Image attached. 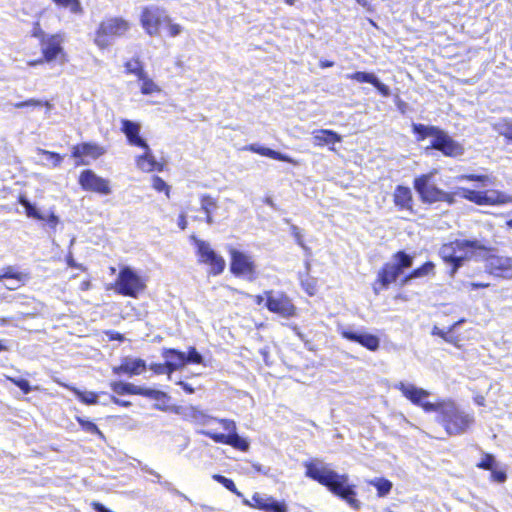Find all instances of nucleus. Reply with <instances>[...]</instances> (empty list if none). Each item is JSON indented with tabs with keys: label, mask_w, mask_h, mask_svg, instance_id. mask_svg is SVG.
<instances>
[{
	"label": "nucleus",
	"mask_w": 512,
	"mask_h": 512,
	"mask_svg": "<svg viewBox=\"0 0 512 512\" xmlns=\"http://www.w3.org/2000/svg\"><path fill=\"white\" fill-rule=\"evenodd\" d=\"M306 476L326 486L331 492L347 502L354 510H359L361 503L356 499V492L348 484V476L340 475L322 463L310 462L305 464Z\"/></svg>",
	"instance_id": "obj_1"
},
{
	"label": "nucleus",
	"mask_w": 512,
	"mask_h": 512,
	"mask_svg": "<svg viewBox=\"0 0 512 512\" xmlns=\"http://www.w3.org/2000/svg\"><path fill=\"white\" fill-rule=\"evenodd\" d=\"M425 408L426 412H436L438 414L437 421L451 436L465 433L474 423L473 415L459 409L452 401L426 404Z\"/></svg>",
	"instance_id": "obj_2"
},
{
	"label": "nucleus",
	"mask_w": 512,
	"mask_h": 512,
	"mask_svg": "<svg viewBox=\"0 0 512 512\" xmlns=\"http://www.w3.org/2000/svg\"><path fill=\"white\" fill-rule=\"evenodd\" d=\"M413 265V257L404 251L396 252L391 260L384 264L377 274V280L373 290L379 294L381 290H386L390 284L395 283L402 276L406 269Z\"/></svg>",
	"instance_id": "obj_3"
},
{
	"label": "nucleus",
	"mask_w": 512,
	"mask_h": 512,
	"mask_svg": "<svg viewBox=\"0 0 512 512\" xmlns=\"http://www.w3.org/2000/svg\"><path fill=\"white\" fill-rule=\"evenodd\" d=\"M486 244L478 240H455L440 248L442 259L452 265V273L462 266L463 261L472 257L477 250L487 251Z\"/></svg>",
	"instance_id": "obj_4"
},
{
	"label": "nucleus",
	"mask_w": 512,
	"mask_h": 512,
	"mask_svg": "<svg viewBox=\"0 0 512 512\" xmlns=\"http://www.w3.org/2000/svg\"><path fill=\"white\" fill-rule=\"evenodd\" d=\"M141 24L150 36L159 35L161 30H167L169 36L176 37L182 32V26L172 23L164 9L157 6L145 7L141 13Z\"/></svg>",
	"instance_id": "obj_5"
},
{
	"label": "nucleus",
	"mask_w": 512,
	"mask_h": 512,
	"mask_svg": "<svg viewBox=\"0 0 512 512\" xmlns=\"http://www.w3.org/2000/svg\"><path fill=\"white\" fill-rule=\"evenodd\" d=\"M433 173L423 174L414 179V189L423 203L454 202L453 196L436 186L432 181Z\"/></svg>",
	"instance_id": "obj_6"
},
{
	"label": "nucleus",
	"mask_w": 512,
	"mask_h": 512,
	"mask_svg": "<svg viewBox=\"0 0 512 512\" xmlns=\"http://www.w3.org/2000/svg\"><path fill=\"white\" fill-rule=\"evenodd\" d=\"M218 422L228 434L214 433L207 430H201L199 433L211 438L216 443L230 445L235 449L246 452L249 449V442L239 436L236 423L230 419H220Z\"/></svg>",
	"instance_id": "obj_7"
},
{
	"label": "nucleus",
	"mask_w": 512,
	"mask_h": 512,
	"mask_svg": "<svg viewBox=\"0 0 512 512\" xmlns=\"http://www.w3.org/2000/svg\"><path fill=\"white\" fill-rule=\"evenodd\" d=\"M126 22L120 18H109L103 21L95 33L94 42L100 48H106L114 39L125 33Z\"/></svg>",
	"instance_id": "obj_8"
},
{
	"label": "nucleus",
	"mask_w": 512,
	"mask_h": 512,
	"mask_svg": "<svg viewBox=\"0 0 512 512\" xmlns=\"http://www.w3.org/2000/svg\"><path fill=\"white\" fill-rule=\"evenodd\" d=\"M191 240L194 242L199 262L210 266V273L213 275L221 274L225 269V260L222 256L218 255L210 246L207 241L198 239L192 235Z\"/></svg>",
	"instance_id": "obj_9"
},
{
	"label": "nucleus",
	"mask_w": 512,
	"mask_h": 512,
	"mask_svg": "<svg viewBox=\"0 0 512 512\" xmlns=\"http://www.w3.org/2000/svg\"><path fill=\"white\" fill-rule=\"evenodd\" d=\"M130 74L136 77L135 85L140 89L144 95H152L160 93L161 88L154 82L149 74L144 70L142 63L139 60L130 61Z\"/></svg>",
	"instance_id": "obj_10"
},
{
	"label": "nucleus",
	"mask_w": 512,
	"mask_h": 512,
	"mask_svg": "<svg viewBox=\"0 0 512 512\" xmlns=\"http://www.w3.org/2000/svg\"><path fill=\"white\" fill-rule=\"evenodd\" d=\"M243 504L265 512H288L284 501H278L272 496L261 493H254L251 500L243 499Z\"/></svg>",
	"instance_id": "obj_11"
},
{
	"label": "nucleus",
	"mask_w": 512,
	"mask_h": 512,
	"mask_svg": "<svg viewBox=\"0 0 512 512\" xmlns=\"http://www.w3.org/2000/svg\"><path fill=\"white\" fill-rule=\"evenodd\" d=\"M266 307L269 311L277 313L284 318L292 317L295 314V306L283 293L274 294L272 291L265 292Z\"/></svg>",
	"instance_id": "obj_12"
},
{
	"label": "nucleus",
	"mask_w": 512,
	"mask_h": 512,
	"mask_svg": "<svg viewBox=\"0 0 512 512\" xmlns=\"http://www.w3.org/2000/svg\"><path fill=\"white\" fill-rule=\"evenodd\" d=\"M430 147L441 151L445 156L457 157L464 153L461 144L453 140L448 134L440 129L439 133L432 140Z\"/></svg>",
	"instance_id": "obj_13"
},
{
	"label": "nucleus",
	"mask_w": 512,
	"mask_h": 512,
	"mask_svg": "<svg viewBox=\"0 0 512 512\" xmlns=\"http://www.w3.org/2000/svg\"><path fill=\"white\" fill-rule=\"evenodd\" d=\"M130 394H139L151 400H155L156 403L154 404V408L164 412L173 411V409L175 408L169 406V401L171 400V397L167 393L160 390L130 384Z\"/></svg>",
	"instance_id": "obj_14"
},
{
	"label": "nucleus",
	"mask_w": 512,
	"mask_h": 512,
	"mask_svg": "<svg viewBox=\"0 0 512 512\" xmlns=\"http://www.w3.org/2000/svg\"><path fill=\"white\" fill-rule=\"evenodd\" d=\"M79 184L86 191H92L103 195H108L110 193L109 182L96 175L90 169L81 172Z\"/></svg>",
	"instance_id": "obj_15"
},
{
	"label": "nucleus",
	"mask_w": 512,
	"mask_h": 512,
	"mask_svg": "<svg viewBox=\"0 0 512 512\" xmlns=\"http://www.w3.org/2000/svg\"><path fill=\"white\" fill-rule=\"evenodd\" d=\"M231 254V272L236 275H250L254 274V264L250 257L243 252L236 249L230 250Z\"/></svg>",
	"instance_id": "obj_16"
},
{
	"label": "nucleus",
	"mask_w": 512,
	"mask_h": 512,
	"mask_svg": "<svg viewBox=\"0 0 512 512\" xmlns=\"http://www.w3.org/2000/svg\"><path fill=\"white\" fill-rule=\"evenodd\" d=\"M395 388L400 390L402 394L409 399L413 404L421 406L426 411V404H432L429 401H424L428 396L429 392L422 388H418L413 384L399 382L395 385Z\"/></svg>",
	"instance_id": "obj_17"
},
{
	"label": "nucleus",
	"mask_w": 512,
	"mask_h": 512,
	"mask_svg": "<svg viewBox=\"0 0 512 512\" xmlns=\"http://www.w3.org/2000/svg\"><path fill=\"white\" fill-rule=\"evenodd\" d=\"M173 412L181 415L185 420L193 422L199 425H208L211 421H217L218 418L207 415L203 411L197 409L194 406L189 407H176L173 409Z\"/></svg>",
	"instance_id": "obj_18"
},
{
	"label": "nucleus",
	"mask_w": 512,
	"mask_h": 512,
	"mask_svg": "<svg viewBox=\"0 0 512 512\" xmlns=\"http://www.w3.org/2000/svg\"><path fill=\"white\" fill-rule=\"evenodd\" d=\"M341 335L349 341L359 343L370 351H376L380 346L379 338L373 334L343 330Z\"/></svg>",
	"instance_id": "obj_19"
},
{
	"label": "nucleus",
	"mask_w": 512,
	"mask_h": 512,
	"mask_svg": "<svg viewBox=\"0 0 512 512\" xmlns=\"http://www.w3.org/2000/svg\"><path fill=\"white\" fill-rule=\"evenodd\" d=\"M134 161L136 167L142 172L146 173L153 171L161 172L164 167L163 164L156 161L155 156L153 155L150 148L135 154Z\"/></svg>",
	"instance_id": "obj_20"
},
{
	"label": "nucleus",
	"mask_w": 512,
	"mask_h": 512,
	"mask_svg": "<svg viewBox=\"0 0 512 512\" xmlns=\"http://www.w3.org/2000/svg\"><path fill=\"white\" fill-rule=\"evenodd\" d=\"M62 52V47L60 42L57 40L56 36H52L47 40L42 42V53L44 59H39L35 61L28 62L30 66H36L38 64H42L44 61L51 62Z\"/></svg>",
	"instance_id": "obj_21"
},
{
	"label": "nucleus",
	"mask_w": 512,
	"mask_h": 512,
	"mask_svg": "<svg viewBox=\"0 0 512 512\" xmlns=\"http://www.w3.org/2000/svg\"><path fill=\"white\" fill-rule=\"evenodd\" d=\"M393 201L399 210L412 211L413 198L410 188L398 185L393 194Z\"/></svg>",
	"instance_id": "obj_22"
},
{
	"label": "nucleus",
	"mask_w": 512,
	"mask_h": 512,
	"mask_svg": "<svg viewBox=\"0 0 512 512\" xmlns=\"http://www.w3.org/2000/svg\"><path fill=\"white\" fill-rule=\"evenodd\" d=\"M512 204V196L498 190L483 191L481 205Z\"/></svg>",
	"instance_id": "obj_23"
},
{
	"label": "nucleus",
	"mask_w": 512,
	"mask_h": 512,
	"mask_svg": "<svg viewBox=\"0 0 512 512\" xmlns=\"http://www.w3.org/2000/svg\"><path fill=\"white\" fill-rule=\"evenodd\" d=\"M342 137L335 131L328 129L317 130L313 133L312 142L315 146L334 145L341 142Z\"/></svg>",
	"instance_id": "obj_24"
},
{
	"label": "nucleus",
	"mask_w": 512,
	"mask_h": 512,
	"mask_svg": "<svg viewBox=\"0 0 512 512\" xmlns=\"http://www.w3.org/2000/svg\"><path fill=\"white\" fill-rule=\"evenodd\" d=\"M105 150L97 144L92 143H81L73 146L72 148V157L81 158L84 156H91L93 158H97L103 155Z\"/></svg>",
	"instance_id": "obj_25"
},
{
	"label": "nucleus",
	"mask_w": 512,
	"mask_h": 512,
	"mask_svg": "<svg viewBox=\"0 0 512 512\" xmlns=\"http://www.w3.org/2000/svg\"><path fill=\"white\" fill-rule=\"evenodd\" d=\"M162 356L166 360L167 366H169L172 371L178 370L186 364V354L176 349H164Z\"/></svg>",
	"instance_id": "obj_26"
},
{
	"label": "nucleus",
	"mask_w": 512,
	"mask_h": 512,
	"mask_svg": "<svg viewBox=\"0 0 512 512\" xmlns=\"http://www.w3.org/2000/svg\"><path fill=\"white\" fill-rule=\"evenodd\" d=\"M147 279L130 268V298L146 297Z\"/></svg>",
	"instance_id": "obj_27"
},
{
	"label": "nucleus",
	"mask_w": 512,
	"mask_h": 512,
	"mask_svg": "<svg viewBox=\"0 0 512 512\" xmlns=\"http://www.w3.org/2000/svg\"><path fill=\"white\" fill-rule=\"evenodd\" d=\"M246 149L250 150L254 153H258L262 156L272 158L274 160L288 162V163H291L294 165L297 164V162L294 159H292L290 156L280 153L278 151H275L273 149L267 148V147H261L257 144H251Z\"/></svg>",
	"instance_id": "obj_28"
},
{
	"label": "nucleus",
	"mask_w": 512,
	"mask_h": 512,
	"mask_svg": "<svg viewBox=\"0 0 512 512\" xmlns=\"http://www.w3.org/2000/svg\"><path fill=\"white\" fill-rule=\"evenodd\" d=\"M491 273L501 275L512 269V258L505 256H492L488 259Z\"/></svg>",
	"instance_id": "obj_29"
},
{
	"label": "nucleus",
	"mask_w": 512,
	"mask_h": 512,
	"mask_svg": "<svg viewBox=\"0 0 512 512\" xmlns=\"http://www.w3.org/2000/svg\"><path fill=\"white\" fill-rule=\"evenodd\" d=\"M434 268H435V265L433 262H430V261L426 262L421 267L414 269L412 272H410L409 274L402 277L400 279L399 285L401 287H404L407 284H409V282L413 279L429 275V274L433 273Z\"/></svg>",
	"instance_id": "obj_30"
},
{
	"label": "nucleus",
	"mask_w": 512,
	"mask_h": 512,
	"mask_svg": "<svg viewBox=\"0 0 512 512\" xmlns=\"http://www.w3.org/2000/svg\"><path fill=\"white\" fill-rule=\"evenodd\" d=\"M141 126L137 122L130 121V146L139 148L141 151L149 149L145 138L140 135Z\"/></svg>",
	"instance_id": "obj_31"
},
{
	"label": "nucleus",
	"mask_w": 512,
	"mask_h": 512,
	"mask_svg": "<svg viewBox=\"0 0 512 512\" xmlns=\"http://www.w3.org/2000/svg\"><path fill=\"white\" fill-rule=\"evenodd\" d=\"M19 204L25 209V213L28 217L34 218L37 220H45V215H43L37 206L32 203L28 198L25 196L19 197Z\"/></svg>",
	"instance_id": "obj_32"
},
{
	"label": "nucleus",
	"mask_w": 512,
	"mask_h": 512,
	"mask_svg": "<svg viewBox=\"0 0 512 512\" xmlns=\"http://www.w3.org/2000/svg\"><path fill=\"white\" fill-rule=\"evenodd\" d=\"M3 276H5L6 280H13L20 284H25L31 278L29 272H17L15 271L13 266H7L2 269Z\"/></svg>",
	"instance_id": "obj_33"
},
{
	"label": "nucleus",
	"mask_w": 512,
	"mask_h": 512,
	"mask_svg": "<svg viewBox=\"0 0 512 512\" xmlns=\"http://www.w3.org/2000/svg\"><path fill=\"white\" fill-rule=\"evenodd\" d=\"M413 132L418 135V140H423L428 136H432L433 139L439 133L440 129L436 126H426L424 124L412 125Z\"/></svg>",
	"instance_id": "obj_34"
},
{
	"label": "nucleus",
	"mask_w": 512,
	"mask_h": 512,
	"mask_svg": "<svg viewBox=\"0 0 512 512\" xmlns=\"http://www.w3.org/2000/svg\"><path fill=\"white\" fill-rule=\"evenodd\" d=\"M72 392L84 404L94 405L99 402L100 395L95 392L81 391L78 388H72Z\"/></svg>",
	"instance_id": "obj_35"
},
{
	"label": "nucleus",
	"mask_w": 512,
	"mask_h": 512,
	"mask_svg": "<svg viewBox=\"0 0 512 512\" xmlns=\"http://www.w3.org/2000/svg\"><path fill=\"white\" fill-rule=\"evenodd\" d=\"M116 289L119 294L128 296V266L121 268L118 280L116 281Z\"/></svg>",
	"instance_id": "obj_36"
},
{
	"label": "nucleus",
	"mask_w": 512,
	"mask_h": 512,
	"mask_svg": "<svg viewBox=\"0 0 512 512\" xmlns=\"http://www.w3.org/2000/svg\"><path fill=\"white\" fill-rule=\"evenodd\" d=\"M369 484L376 487L379 497L386 496L392 489V483L384 478H375L369 481Z\"/></svg>",
	"instance_id": "obj_37"
},
{
	"label": "nucleus",
	"mask_w": 512,
	"mask_h": 512,
	"mask_svg": "<svg viewBox=\"0 0 512 512\" xmlns=\"http://www.w3.org/2000/svg\"><path fill=\"white\" fill-rule=\"evenodd\" d=\"M53 2L60 7L69 9L73 14L80 15L83 13L80 0H53Z\"/></svg>",
	"instance_id": "obj_38"
},
{
	"label": "nucleus",
	"mask_w": 512,
	"mask_h": 512,
	"mask_svg": "<svg viewBox=\"0 0 512 512\" xmlns=\"http://www.w3.org/2000/svg\"><path fill=\"white\" fill-rule=\"evenodd\" d=\"M151 475H154L157 478V482L166 490L173 493L176 496L182 497L184 500L188 501L189 503H192L191 499L187 497L185 494H183L181 491L176 489L173 484L169 481H161V476L155 471H149Z\"/></svg>",
	"instance_id": "obj_39"
},
{
	"label": "nucleus",
	"mask_w": 512,
	"mask_h": 512,
	"mask_svg": "<svg viewBox=\"0 0 512 512\" xmlns=\"http://www.w3.org/2000/svg\"><path fill=\"white\" fill-rule=\"evenodd\" d=\"M77 422L81 426V428L89 433V434H95L100 436V438H104L103 433L99 430L96 424H94L92 421L85 419L83 417H76Z\"/></svg>",
	"instance_id": "obj_40"
},
{
	"label": "nucleus",
	"mask_w": 512,
	"mask_h": 512,
	"mask_svg": "<svg viewBox=\"0 0 512 512\" xmlns=\"http://www.w3.org/2000/svg\"><path fill=\"white\" fill-rule=\"evenodd\" d=\"M37 153L42 155L47 161L51 162V166L53 168L59 167L63 161V157L56 152L38 148Z\"/></svg>",
	"instance_id": "obj_41"
},
{
	"label": "nucleus",
	"mask_w": 512,
	"mask_h": 512,
	"mask_svg": "<svg viewBox=\"0 0 512 512\" xmlns=\"http://www.w3.org/2000/svg\"><path fill=\"white\" fill-rule=\"evenodd\" d=\"M212 478L218 483L222 484L226 489H228L230 492L234 493L238 497L243 496L242 493L238 491L234 482L231 479L226 478L225 476H222L220 474H214Z\"/></svg>",
	"instance_id": "obj_42"
},
{
	"label": "nucleus",
	"mask_w": 512,
	"mask_h": 512,
	"mask_svg": "<svg viewBox=\"0 0 512 512\" xmlns=\"http://www.w3.org/2000/svg\"><path fill=\"white\" fill-rule=\"evenodd\" d=\"M201 210L205 214H212L213 211L218 207L217 201L208 194L201 196Z\"/></svg>",
	"instance_id": "obj_43"
},
{
	"label": "nucleus",
	"mask_w": 512,
	"mask_h": 512,
	"mask_svg": "<svg viewBox=\"0 0 512 512\" xmlns=\"http://www.w3.org/2000/svg\"><path fill=\"white\" fill-rule=\"evenodd\" d=\"M347 78L353 79L360 83L373 84L377 77L373 73L357 71L355 73L347 75Z\"/></svg>",
	"instance_id": "obj_44"
},
{
	"label": "nucleus",
	"mask_w": 512,
	"mask_h": 512,
	"mask_svg": "<svg viewBox=\"0 0 512 512\" xmlns=\"http://www.w3.org/2000/svg\"><path fill=\"white\" fill-rule=\"evenodd\" d=\"M152 187L157 190L158 192L164 191L167 198L170 197V187L167 185V183L160 178L159 176H153L152 178Z\"/></svg>",
	"instance_id": "obj_45"
},
{
	"label": "nucleus",
	"mask_w": 512,
	"mask_h": 512,
	"mask_svg": "<svg viewBox=\"0 0 512 512\" xmlns=\"http://www.w3.org/2000/svg\"><path fill=\"white\" fill-rule=\"evenodd\" d=\"M483 191H474L469 189L462 190V196L478 205H481Z\"/></svg>",
	"instance_id": "obj_46"
},
{
	"label": "nucleus",
	"mask_w": 512,
	"mask_h": 512,
	"mask_svg": "<svg viewBox=\"0 0 512 512\" xmlns=\"http://www.w3.org/2000/svg\"><path fill=\"white\" fill-rule=\"evenodd\" d=\"M15 386H17L24 394H29L32 387L28 380L24 378H8Z\"/></svg>",
	"instance_id": "obj_47"
},
{
	"label": "nucleus",
	"mask_w": 512,
	"mask_h": 512,
	"mask_svg": "<svg viewBox=\"0 0 512 512\" xmlns=\"http://www.w3.org/2000/svg\"><path fill=\"white\" fill-rule=\"evenodd\" d=\"M13 106L17 109L36 108V107H42V103H41L40 99L30 98L25 101L14 103Z\"/></svg>",
	"instance_id": "obj_48"
},
{
	"label": "nucleus",
	"mask_w": 512,
	"mask_h": 512,
	"mask_svg": "<svg viewBox=\"0 0 512 512\" xmlns=\"http://www.w3.org/2000/svg\"><path fill=\"white\" fill-rule=\"evenodd\" d=\"M150 370H152L153 373L157 374V375L167 374L169 379L171 378V374L173 372L171 370V368H169V366H167L166 362L164 364H158V363L151 364Z\"/></svg>",
	"instance_id": "obj_49"
},
{
	"label": "nucleus",
	"mask_w": 512,
	"mask_h": 512,
	"mask_svg": "<svg viewBox=\"0 0 512 512\" xmlns=\"http://www.w3.org/2000/svg\"><path fill=\"white\" fill-rule=\"evenodd\" d=\"M202 362V355L194 347H191L188 354H186V363L201 364Z\"/></svg>",
	"instance_id": "obj_50"
},
{
	"label": "nucleus",
	"mask_w": 512,
	"mask_h": 512,
	"mask_svg": "<svg viewBox=\"0 0 512 512\" xmlns=\"http://www.w3.org/2000/svg\"><path fill=\"white\" fill-rule=\"evenodd\" d=\"M290 230H291V234L294 237L296 243L304 250H308L307 246L305 245V243L303 241V235H302L300 228L296 225H291Z\"/></svg>",
	"instance_id": "obj_51"
},
{
	"label": "nucleus",
	"mask_w": 512,
	"mask_h": 512,
	"mask_svg": "<svg viewBox=\"0 0 512 512\" xmlns=\"http://www.w3.org/2000/svg\"><path fill=\"white\" fill-rule=\"evenodd\" d=\"M111 389L115 394L124 396L128 394V383L122 381L112 382Z\"/></svg>",
	"instance_id": "obj_52"
},
{
	"label": "nucleus",
	"mask_w": 512,
	"mask_h": 512,
	"mask_svg": "<svg viewBox=\"0 0 512 512\" xmlns=\"http://www.w3.org/2000/svg\"><path fill=\"white\" fill-rule=\"evenodd\" d=\"M146 370V363L143 360L137 359L130 362V375L141 374Z\"/></svg>",
	"instance_id": "obj_53"
},
{
	"label": "nucleus",
	"mask_w": 512,
	"mask_h": 512,
	"mask_svg": "<svg viewBox=\"0 0 512 512\" xmlns=\"http://www.w3.org/2000/svg\"><path fill=\"white\" fill-rule=\"evenodd\" d=\"M495 464V458L490 454H485L482 461L477 465L479 468L491 470Z\"/></svg>",
	"instance_id": "obj_54"
},
{
	"label": "nucleus",
	"mask_w": 512,
	"mask_h": 512,
	"mask_svg": "<svg viewBox=\"0 0 512 512\" xmlns=\"http://www.w3.org/2000/svg\"><path fill=\"white\" fill-rule=\"evenodd\" d=\"M382 96L389 97L390 96V88L382 83L378 78L375 79L374 83L372 84Z\"/></svg>",
	"instance_id": "obj_55"
},
{
	"label": "nucleus",
	"mask_w": 512,
	"mask_h": 512,
	"mask_svg": "<svg viewBox=\"0 0 512 512\" xmlns=\"http://www.w3.org/2000/svg\"><path fill=\"white\" fill-rule=\"evenodd\" d=\"M130 308L132 311H134L133 316H135L137 319H141L147 313L144 303L140 304L139 307H133L132 303L130 302Z\"/></svg>",
	"instance_id": "obj_56"
},
{
	"label": "nucleus",
	"mask_w": 512,
	"mask_h": 512,
	"mask_svg": "<svg viewBox=\"0 0 512 512\" xmlns=\"http://www.w3.org/2000/svg\"><path fill=\"white\" fill-rule=\"evenodd\" d=\"M463 320L461 321H458L456 323H454L450 328L449 330L447 331V334L445 335V337L443 338L444 341L448 342V343H451V344H454L456 342V338L451 335V332L460 324L462 323Z\"/></svg>",
	"instance_id": "obj_57"
},
{
	"label": "nucleus",
	"mask_w": 512,
	"mask_h": 512,
	"mask_svg": "<svg viewBox=\"0 0 512 512\" xmlns=\"http://www.w3.org/2000/svg\"><path fill=\"white\" fill-rule=\"evenodd\" d=\"M463 178L468 179L470 181H479V182H483V183H485V182L492 183L490 177L487 176V175H466V176H463Z\"/></svg>",
	"instance_id": "obj_58"
},
{
	"label": "nucleus",
	"mask_w": 512,
	"mask_h": 512,
	"mask_svg": "<svg viewBox=\"0 0 512 512\" xmlns=\"http://www.w3.org/2000/svg\"><path fill=\"white\" fill-rule=\"evenodd\" d=\"M51 228H55L59 223V217L54 212H50L48 216H45V220Z\"/></svg>",
	"instance_id": "obj_59"
},
{
	"label": "nucleus",
	"mask_w": 512,
	"mask_h": 512,
	"mask_svg": "<svg viewBox=\"0 0 512 512\" xmlns=\"http://www.w3.org/2000/svg\"><path fill=\"white\" fill-rule=\"evenodd\" d=\"M120 372L128 373V359H123L120 366L114 368V373L119 374Z\"/></svg>",
	"instance_id": "obj_60"
},
{
	"label": "nucleus",
	"mask_w": 512,
	"mask_h": 512,
	"mask_svg": "<svg viewBox=\"0 0 512 512\" xmlns=\"http://www.w3.org/2000/svg\"><path fill=\"white\" fill-rule=\"evenodd\" d=\"M92 507H93L95 512H113V511H111L110 509H108L106 506H104L103 504H101L99 502H93L92 503Z\"/></svg>",
	"instance_id": "obj_61"
},
{
	"label": "nucleus",
	"mask_w": 512,
	"mask_h": 512,
	"mask_svg": "<svg viewBox=\"0 0 512 512\" xmlns=\"http://www.w3.org/2000/svg\"><path fill=\"white\" fill-rule=\"evenodd\" d=\"M492 476L497 482H504L506 480V474L502 471H493Z\"/></svg>",
	"instance_id": "obj_62"
},
{
	"label": "nucleus",
	"mask_w": 512,
	"mask_h": 512,
	"mask_svg": "<svg viewBox=\"0 0 512 512\" xmlns=\"http://www.w3.org/2000/svg\"><path fill=\"white\" fill-rule=\"evenodd\" d=\"M501 134L506 137L507 139L512 141V124L507 125L503 131H501Z\"/></svg>",
	"instance_id": "obj_63"
},
{
	"label": "nucleus",
	"mask_w": 512,
	"mask_h": 512,
	"mask_svg": "<svg viewBox=\"0 0 512 512\" xmlns=\"http://www.w3.org/2000/svg\"><path fill=\"white\" fill-rule=\"evenodd\" d=\"M42 106L46 108L45 114L48 117L50 111L54 108V105L48 100H41Z\"/></svg>",
	"instance_id": "obj_64"
}]
</instances>
